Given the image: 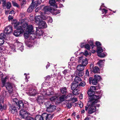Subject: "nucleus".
Returning <instances> with one entry per match:
<instances>
[{"label": "nucleus", "instance_id": "c03bdc74", "mask_svg": "<svg viewBox=\"0 0 120 120\" xmlns=\"http://www.w3.org/2000/svg\"><path fill=\"white\" fill-rule=\"evenodd\" d=\"M86 84L85 82L83 81L81 82L79 84V86H84Z\"/></svg>", "mask_w": 120, "mask_h": 120}, {"label": "nucleus", "instance_id": "37998d69", "mask_svg": "<svg viewBox=\"0 0 120 120\" xmlns=\"http://www.w3.org/2000/svg\"><path fill=\"white\" fill-rule=\"evenodd\" d=\"M41 2V0H38V1L37 3H36V2H34L33 3H34V4L36 6H36L38 4H40Z\"/></svg>", "mask_w": 120, "mask_h": 120}, {"label": "nucleus", "instance_id": "c85d7f7f", "mask_svg": "<svg viewBox=\"0 0 120 120\" xmlns=\"http://www.w3.org/2000/svg\"><path fill=\"white\" fill-rule=\"evenodd\" d=\"M73 95L72 94H69L66 96L65 98L68 99H69V101H71L72 98H73Z\"/></svg>", "mask_w": 120, "mask_h": 120}, {"label": "nucleus", "instance_id": "a878e982", "mask_svg": "<svg viewBox=\"0 0 120 120\" xmlns=\"http://www.w3.org/2000/svg\"><path fill=\"white\" fill-rule=\"evenodd\" d=\"M51 10V8L48 6H45L44 8V11L45 14L47 13V12L49 11L50 12V10Z\"/></svg>", "mask_w": 120, "mask_h": 120}, {"label": "nucleus", "instance_id": "a19ab883", "mask_svg": "<svg viewBox=\"0 0 120 120\" xmlns=\"http://www.w3.org/2000/svg\"><path fill=\"white\" fill-rule=\"evenodd\" d=\"M66 96L65 95H62L59 98L60 100L61 101H62L64 100Z\"/></svg>", "mask_w": 120, "mask_h": 120}, {"label": "nucleus", "instance_id": "4c0bfd02", "mask_svg": "<svg viewBox=\"0 0 120 120\" xmlns=\"http://www.w3.org/2000/svg\"><path fill=\"white\" fill-rule=\"evenodd\" d=\"M107 55V54L105 53H99L98 54V56L101 58H103L105 57Z\"/></svg>", "mask_w": 120, "mask_h": 120}, {"label": "nucleus", "instance_id": "bf43d9fd", "mask_svg": "<svg viewBox=\"0 0 120 120\" xmlns=\"http://www.w3.org/2000/svg\"><path fill=\"white\" fill-rule=\"evenodd\" d=\"M72 103H67V106L68 108H70L71 107Z\"/></svg>", "mask_w": 120, "mask_h": 120}, {"label": "nucleus", "instance_id": "e433bc0d", "mask_svg": "<svg viewBox=\"0 0 120 120\" xmlns=\"http://www.w3.org/2000/svg\"><path fill=\"white\" fill-rule=\"evenodd\" d=\"M50 100L52 102L58 100V98L57 97L55 96L52 97L51 98H50Z\"/></svg>", "mask_w": 120, "mask_h": 120}, {"label": "nucleus", "instance_id": "4be33fe9", "mask_svg": "<svg viewBox=\"0 0 120 120\" xmlns=\"http://www.w3.org/2000/svg\"><path fill=\"white\" fill-rule=\"evenodd\" d=\"M9 109L10 112L13 114L15 112H16L17 111V110L16 107L14 106L10 107Z\"/></svg>", "mask_w": 120, "mask_h": 120}, {"label": "nucleus", "instance_id": "9d476101", "mask_svg": "<svg viewBox=\"0 0 120 120\" xmlns=\"http://www.w3.org/2000/svg\"><path fill=\"white\" fill-rule=\"evenodd\" d=\"M12 31V27L10 26H8L5 29L4 33L6 34H9L11 33Z\"/></svg>", "mask_w": 120, "mask_h": 120}, {"label": "nucleus", "instance_id": "bb28decb", "mask_svg": "<svg viewBox=\"0 0 120 120\" xmlns=\"http://www.w3.org/2000/svg\"><path fill=\"white\" fill-rule=\"evenodd\" d=\"M72 93L74 95H76L79 94V89L72 90Z\"/></svg>", "mask_w": 120, "mask_h": 120}, {"label": "nucleus", "instance_id": "b1692460", "mask_svg": "<svg viewBox=\"0 0 120 120\" xmlns=\"http://www.w3.org/2000/svg\"><path fill=\"white\" fill-rule=\"evenodd\" d=\"M36 33L37 36H40L43 33V32L42 30L40 29H39L40 30H38L39 29L37 28H36Z\"/></svg>", "mask_w": 120, "mask_h": 120}, {"label": "nucleus", "instance_id": "a211bd4d", "mask_svg": "<svg viewBox=\"0 0 120 120\" xmlns=\"http://www.w3.org/2000/svg\"><path fill=\"white\" fill-rule=\"evenodd\" d=\"M78 84L77 83H76L75 82H73L71 85V89L72 90L78 89Z\"/></svg>", "mask_w": 120, "mask_h": 120}, {"label": "nucleus", "instance_id": "ea45409f", "mask_svg": "<svg viewBox=\"0 0 120 120\" xmlns=\"http://www.w3.org/2000/svg\"><path fill=\"white\" fill-rule=\"evenodd\" d=\"M26 4V0H22L21 3V5L22 8H23L24 6Z\"/></svg>", "mask_w": 120, "mask_h": 120}, {"label": "nucleus", "instance_id": "7c9ffc66", "mask_svg": "<svg viewBox=\"0 0 120 120\" xmlns=\"http://www.w3.org/2000/svg\"><path fill=\"white\" fill-rule=\"evenodd\" d=\"M60 90L62 93L64 94L67 92V89L66 87H64L60 89Z\"/></svg>", "mask_w": 120, "mask_h": 120}, {"label": "nucleus", "instance_id": "f03ea898", "mask_svg": "<svg viewBox=\"0 0 120 120\" xmlns=\"http://www.w3.org/2000/svg\"><path fill=\"white\" fill-rule=\"evenodd\" d=\"M53 94V89L51 88H49L47 90L46 92H44L42 94H40L38 95L37 98V100L40 102H42L43 100L47 98L46 97L47 95H51Z\"/></svg>", "mask_w": 120, "mask_h": 120}, {"label": "nucleus", "instance_id": "6e6d98bb", "mask_svg": "<svg viewBox=\"0 0 120 120\" xmlns=\"http://www.w3.org/2000/svg\"><path fill=\"white\" fill-rule=\"evenodd\" d=\"M84 55L86 56L89 55V53L88 51L86 50H85L83 53Z\"/></svg>", "mask_w": 120, "mask_h": 120}, {"label": "nucleus", "instance_id": "864d4df0", "mask_svg": "<svg viewBox=\"0 0 120 120\" xmlns=\"http://www.w3.org/2000/svg\"><path fill=\"white\" fill-rule=\"evenodd\" d=\"M96 44L97 46V47H101V44L99 42L96 41Z\"/></svg>", "mask_w": 120, "mask_h": 120}, {"label": "nucleus", "instance_id": "774afa93", "mask_svg": "<svg viewBox=\"0 0 120 120\" xmlns=\"http://www.w3.org/2000/svg\"><path fill=\"white\" fill-rule=\"evenodd\" d=\"M13 16L11 15H9L8 17V20L9 21L13 19Z\"/></svg>", "mask_w": 120, "mask_h": 120}, {"label": "nucleus", "instance_id": "5701e85b", "mask_svg": "<svg viewBox=\"0 0 120 120\" xmlns=\"http://www.w3.org/2000/svg\"><path fill=\"white\" fill-rule=\"evenodd\" d=\"M77 69L79 71H82L84 69V67L82 64L78 65L77 67Z\"/></svg>", "mask_w": 120, "mask_h": 120}, {"label": "nucleus", "instance_id": "72a5a7b5", "mask_svg": "<svg viewBox=\"0 0 120 120\" xmlns=\"http://www.w3.org/2000/svg\"><path fill=\"white\" fill-rule=\"evenodd\" d=\"M41 116L43 120H46L48 118V114L44 113Z\"/></svg>", "mask_w": 120, "mask_h": 120}, {"label": "nucleus", "instance_id": "09e8293b", "mask_svg": "<svg viewBox=\"0 0 120 120\" xmlns=\"http://www.w3.org/2000/svg\"><path fill=\"white\" fill-rule=\"evenodd\" d=\"M85 47L88 50H90V46L88 44H86L85 45Z\"/></svg>", "mask_w": 120, "mask_h": 120}, {"label": "nucleus", "instance_id": "412c9836", "mask_svg": "<svg viewBox=\"0 0 120 120\" xmlns=\"http://www.w3.org/2000/svg\"><path fill=\"white\" fill-rule=\"evenodd\" d=\"M50 11V12H51L52 14L54 15H56L60 13V11H59L55 9H51V10Z\"/></svg>", "mask_w": 120, "mask_h": 120}, {"label": "nucleus", "instance_id": "20e7f679", "mask_svg": "<svg viewBox=\"0 0 120 120\" xmlns=\"http://www.w3.org/2000/svg\"><path fill=\"white\" fill-rule=\"evenodd\" d=\"M78 62L79 63H81L84 67L86 66L88 63L87 59L83 56L79 57Z\"/></svg>", "mask_w": 120, "mask_h": 120}, {"label": "nucleus", "instance_id": "1a4fd4ad", "mask_svg": "<svg viewBox=\"0 0 120 120\" xmlns=\"http://www.w3.org/2000/svg\"><path fill=\"white\" fill-rule=\"evenodd\" d=\"M23 32V30L22 29L16 30L13 33V34L16 37H19L20 36L21 34Z\"/></svg>", "mask_w": 120, "mask_h": 120}, {"label": "nucleus", "instance_id": "4d7b16f0", "mask_svg": "<svg viewBox=\"0 0 120 120\" xmlns=\"http://www.w3.org/2000/svg\"><path fill=\"white\" fill-rule=\"evenodd\" d=\"M4 101L3 97L0 96V103H3Z\"/></svg>", "mask_w": 120, "mask_h": 120}, {"label": "nucleus", "instance_id": "f8f14e48", "mask_svg": "<svg viewBox=\"0 0 120 120\" xmlns=\"http://www.w3.org/2000/svg\"><path fill=\"white\" fill-rule=\"evenodd\" d=\"M26 120H43V119L41 116L37 115L35 117V119L32 117H27V119Z\"/></svg>", "mask_w": 120, "mask_h": 120}, {"label": "nucleus", "instance_id": "f704fd0d", "mask_svg": "<svg viewBox=\"0 0 120 120\" xmlns=\"http://www.w3.org/2000/svg\"><path fill=\"white\" fill-rule=\"evenodd\" d=\"M3 7H5L6 6L7 8L8 9H10L11 7V4L9 2H8L7 3H6V5L4 6Z\"/></svg>", "mask_w": 120, "mask_h": 120}, {"label": "nucleus", "instance_id": "5fc2aeb1", "mask_svg": "<svg viewBox=\"0 0 120 120\" xmlns=\"http://www.w3.org/2000/svg\"><path fill=\"white\" fill-rule=\"evenodd\" d=\"M12 3L13 6H16L17 7H19V5L17 3L13 1L12 2Z\"/></svg>", "mask_w": 120, "mask_h": 120}, {"label": "nucleus", "instance_id": "680f3d73", "mask_svg": "<svg viewBox=\"0 0 120 120\" xmlns=\"http://www.w3.org/2000/svg\"><path fill=\"white\" fill-rule=\"evenodd\" d=\"M75 63L74 62H71L69 63V65L71 66H74L75 65Z\"/></svg>", "mask_w": 120, "mask_h": 120}, {"label": "nucleus", "instance_id": "603ef678", "mask_svg": "<svg viewBox=\"0 0 120 120\" xmlns=\"http://www.w3.org/2000/svg\"><path fill=\"white\" fill-rule=\"evenodd\" d=\"M69 72L70 71L68 70H65L63 71V74L65 75L67 73Z\"/></svg>", "mask_w": 120, "mask_h": 120}, {"label": "nucleus", "instance_id": "f257e3e1", "mask_svg": "<svg viewBox=\"0 0 120 120\" xmlns=\"http://www.w3.org/2000/svg\"><path fill=\"white\" fill-rule=\"evenodd\" d=\"M97 86H91L87 94L89 96L90 100L88 101L87 105L85 106L86 111L89 114H92L95 112L96 107H99V104H97L99 101V100L101 97L102 94L99 93H94V90H95Z\"/></svg>", "mask_w": 120, "mask_h": 120}, {"label": "nucleus", "instance_id": "4468645a", "mask_svg": "<svg viewBox=\"0 0 120 120\" xmlns=\"http://www.w3.org/2000/svg\"><path fill=\"white\" fill-rule=\"evenodd\" d=\"M47 106L48 107L47 108L46 110L49 112L54 111L56 108V106L53 105H50L49 106Z\"/></svg>", "mask_w": 120, "mask_h": 120}, {"label": "nucleus", "instance_id": "7ed1b4c3", "mask_svg": "<svg viewBox=\"0 0 120 120\" xmlns=\"http://www.w3.org/2000/svg\"><path fill=\"white\" fill-rule=\"evenodd\" d=\"M22 29L24 30H25L29 33L33 32V28L32 26L31 25H28L26 23H24L22 25Z\"/></svg>", "mask_w": 120, "mask_h": 120}, {"label": "nucleus", "instance_id": "f3484780", "mask_svg": "<svg viewBox=\"0 0 120 120\" xmlns=\"http://www.w3.org/2000/svg\"><path fill=\"white\" fill-rule=\"evenodd\" d=\"M37 92L35 89L30 90L29 92L27 93L28 95L30 96H34L37 94Z\"/></svg>", "mask_w": 120, "mask_h": 120}, {"label": "nucleus", "instance_id": "cd10ccee", "mask_svg": "<svg viewBox=\"0 0 120 120\" xmlns=\"http://www.w3.org/2000/svg\"><path fill=\"white\" fill-rule=\"evenodd\" d=\"M104 60H101L97 63L98 65L100 67H102L104 64Z\"/></svg>", "mask_w": 120, "mask_h": 120}, {"label": "nucleus", "instance_id": "aec40b11", "mask_svg": "<svg viewBox=\"0 0 120 120\" xmlns=\"http://www.w3.org/2000/svg\"><path fill=\"white\" fill-rule=\"evenodd\" d=\"M56 2L55 0H49V3L51 5L57 8V5L56 4Z\"/></svg>", "mask_w": 120, "mask_h": 120}, {"label": "nucleus", "instance_id": "338daca9", "mask_svg": "<svg viewBox=\"0 0 120 120\" xmlns=\"http://www.w3.org/2000/svg\"><path fill=\"white\" fill-rule=\"evenodd\" d=\"M4 48L3 46H0V51L2 52L4 50Z\"/></svg>", "mask_w": 120, "mask_h": 120}, {"label": "nucleus", "instance_id": "393cba45", "mask_svg": "<svg viewBox=\"0 0 120 120\" xmlns=\"http://www.w3.org/2000/svg\"><path fill=\"white\" fill-rule=\"evenodd\" d=\"M17 105L19 107V109L23 108L24 106L23 103L21 101H19Z\"/></svg>", "mask_w": 120, "mask_h": 120}, {"label": "nucleus", "instance_id": "49530a36", "mask_svg": "<svg viewBox=\"0 0 120 120\" xmlns=\"http://www.w3.org/2000/svg\"><path fill=\"white\" fill-rule=\"evenodd\" d=\"M4 42V41L3 38H0V46L2 45Z\"/></svg>", "mask_w": 120, "mask_h": 120}, {"label": "nucleus", "instance_id": "58836bf2", "mask_svg": "<svg viewBox=\"0 0 120 120\" xmlns=\"http://www.w3.org/2000/svg\"><path fill=\"white\" fill-rule=\"evenodd\" d=\"M103 51V50L102 47H97V52L98 54L102 52Z\"/></svg>", "mask_w": 120, "mask_h": 120}, {"label": "nucleus", "instance_id": "13d9d810", "mask_svg": "<svg viewBox=\"0 0 120 120\" xmlns=\"http://www.w3.org/2000/svg\"><path fill=\"white\" fill-rule=\"evenodd\" d=\"M20 45H21V46L19 48V49L21 51H22L23 50V47L22 46V44L21 43H20Z\"/></svg>", "mask_w": 120, "mask_h": 120}, {"label": "nucleus", "instance_id": "0e129e2a", "mask_svg": "<svg viewBox=\"0 0 120 120\" xmlns=\"http://www.w3.org/2000/svg\"><path fill=\"white\" fill-rule=\"evenodd\" d=\"M107 11V10L104 9H103L102 10V12L103 13H105V14H106Z\"/></svg>", "mask_w": 120, "mask_h": 120}, {"label": "nucleus", "instance_id": "423d86ee", "mask_svg": "<svg viewBox=\"0 0 120 120\" xmlns=\"http://www.w3.org/2000/svg\"><path fill=\"white\" fill-rule=\"evenodd\" d=\"M41 16H36L35 18V19L36 22L38 24L41 19H45L46 18L44 14L42 12H41Z\"/></svg>", "mask_w": 120, "mask_h": 120}, {"label": "nucleus", "instance_id": "39448f33", "mask_svg": "<svg viewBox=\"0 0 120 120\" xmlns=\"http://www.w3.org/2000/svg\"><path fill=\"white\" fill-rule=\"evenodd\" d=\"M5 86L9 93H12L13 89L15 87V86L14 84L9 83L6 84Z\"/></svg>", "mask_w": 120, "mask_h": 120}, {"label": "nucleus", "instance_id": "3c124183", "mask_svg": "<svg viewBox=\"0 0 120 120\" xmlns=\"http://www.w3.org/2000/svg\"><path fill=\"white\" fill-rule=\"evenodd\" d=\"M71 101H72L73 102H74L77 101V98H74L73 96V98H72Z\"/></svg>", "mask_w": 120, "mask_h": 120}, {"label": "nucleus", "instance_id": "ddd939ff", "mask_svg": "<svg viewBox=\"0 0 120 120\" xmlns=\"http://www.w3.org/2000/svg\"><path fill=\"white\" fill-rule=\"evenodd\" d=\"M21 26V24H20V22H17L14 24V27L17 29V30H20L22 29V27Z\"/></svg>", "mask_w": 120, "mask_h": 120}, {"label": "nucleus", "instance_id": "052dcab7", "mask_svg": "<svg viewBox=\"0 0 120 120\" xmlns=\"http://www.w3.org/2000/svg\"><path fill=\"white\" fill-rule=\"evenodd\" d=\"M89 44L91 46H92V49L93 48V47L94 46L93 42L92 41H90V42H89Z\"/></svg>", "mask_w": 120, "mask_h": 120}, {"label": "nucleus", "instance_id": "79ce46f5", "mask_svg": "<svg viewBox=\"0 0 120 120\" xmlns=\"http://www.w3.org/2000/svg\"><path fill=\"white\" fill-rule=\"evenodd\" d=\"M78 74V76H82L84 75V72L83 71H79Z\"/></svg>", "mask_w": 120, "mask_h": 120}, {"label": "nucleus", "instance_id": "dca6fc26", "mask_svg": "<svg viewBox=\"0 0 120 120\" xmlns=\"http://www.w3.org/2000/svg\"><path fill=\"white\" fill-rule=\"evenodd\" d=\"M30 39H34L37 36L36 33L35 31H33V32H31L29 34Z\"/></svg>", "mask_w": 120, "mask_h": 120}, {"label": "nucleus", "instance_id": "6e6552de", "mask_svg": "<svg viewBox=\"0 0 120 120\" xmlns=\"http://www.w3.org/2000/svg\"><path fill=\"white\" fill-rule=\"evenodd\" d=\"M20 115L22 118L26 119L28 116V113L26 111L22 110L20 111Z\"/></svg>", "mask_w": 120, "mask_h": 120}, {"label": "nucleus", "instance_id": "e2e57ef3", "mask_svg": "<svg viewBox=\"0 0 120 120\" xmlns=\"http://www.w3.org/2000/svg\"><path fill=\"white\" fill-rule=\"evenodd\" d=\"M13 101L14 102H15L16 103V105H17L18 103L17 102L18 101V99L16 98H15L13 99Z\"/></svg>", "mask_w": 120, "mask_h": 120}, {"label": "nucleus", "instance_id": "9b49d317", "mask_svg": "<svg viewBox=\"0 0 120 120\" xmlns=\"http://www.w3.org/2000/svg\"><path fill=\"white\" fill-rule=\"evenodd\" d=\"M34 1V0H32V4L29 7L27 10V11L29 13L31 12L32 11L33 9L36 7L35 5L34 4V3H33Z\"/></svg>", "mask_w": 120, "mask_h": 120}, {"label": "nucleus", "instance_id": "2eb2a0df", "mask_svg": "<svg viewBox=\"0 0 120 120\" xmlns=\"http://www.w3.org/2000/svg\"><path fill=\"white\" fill-rule=\"evenodd\" d=\"M39 26L41 28H46L47 27V25L45 22L43 21H41L38 23Z\"/></svg>", "mask_w": 120, "mask_h": 120}, {"label": "nucleus", "instance_id": "c756f323", "mask_svg": "<svg viewBox=\"0 0 120 120\" xmlns=\"http://www.w3.org/2000/svg\"><path fill=\"white\" fill-rule=\"evenodd\" d=\"M82 81V80L80 78L77 76H76L74 79V81L73 82H75L76 83H78L80 81Z\"/></svg>", "mask_w": 120, "mask_h": 120}, {"label": "nucleus", "instance_id": "c9c22d12", "mask_svg": "<svg viewBox=\"0 0 120 120\" xmlns=\"http://www.w3.org/2000/svg\"><path fill=\"white\" fill-rule=\"evenodd\" d=\"M94 79H96L97 82L101 80V79L100 76L99 75H94Z\"/></svg>", "mask_w": 120, "mask_h": 120}, {"label": "nucleus", "instance_id": "0eeeda50", "mask_svg": "<svg viewBox=\"0 0 120 120\" xmlns=\"http://www.w3.org/2000/svg\"><path fill=\"white\" fill-rule=\"evenodd\" d=\"M4 75H3L2 72L0 71V78L1 79L2 82V87L4 86L6 81V79L8 78L7 76L5 77L4 78Z\"/></svg>", "mask_w": 120, "mask_h": 120}, {"label": "nucleus", "instance_id": "de8ad7c7", "mask_svg": "<svg viewBox=\"0 0 120 120\" xmlns=\"http://www.w3.org/2000/svg\"><path fill=\"white\" fill-rule=\"evenodd\" d=\"M6 36L3 33H1L0 35V38H3V39H5V38Z\"/></svg>", "mask_w": 120, "mask_h": 120}, {"label": "nucleus", "instance_id": "a18cd8bd", "mask_svg": "<svg viewBox=\"0 0 120 120\" xmlns=\"http://www.w3.org/2000/svg\"><path fill=\"white\" fill-rule=\"evenodd\" d=\"M89 72L88 71V70H86V71L85 74V76H84L85 79L86 77H89Z\"/></svg>", "mask_w": 120, "mask_h": 120}, {"label": "nucleus", "instance_id": "2f4dec72", "mask_svg": "<svg viewBox=\"0 0 120 120\" xmlns=\"http://www.w3.org/2000/svg\"><path fill=\"white\" fill-rule=\"evenodd\" d=\"M25 32L24 34L25 38L26 39L29 38L30 39V36H29L30 33L26 31Z\"/></svg>", "mask_w": 120, "mask_h": 120}, {"label": "nucleus", "instance_id": "69168bd1", "mask_svg": "<svg viewBox=\"0 0 120 120\" xmlns=\"http://www.w3.org/2000/svg\"><path fill=\"white\" fill-rule=\"evenodd\" d=\"M51 115L50 114H48V118L47 119L49 120L52 119Z\"/></svg>", "mask_w": 120, "mask_h": 120}, {"label": "nucleus", "instance_id": "473e14b6", "mask_svg": "<svg viewBox=\"0 0 120 120\" xmlns=\"http://www.w3.org/2000/svg\"><path fill=\"white\" fill-rule=\"evenodd\" d=\"M99 69L97 66H95L93 69V71L94 73H97L99 71Z\"/></svg>", "mask_w": 120, "mask_h": 120}, {"label": "nucleus", "instance_id": "6ab92c4d", "mask_svg": "<svg viewBox=\"0 0 120 120\" xmlns=\"http://www.w3.org/2000/svg\"><path fill=\"white\" fill-rule=\"evenodd\" d=\"M89 82L90 83H91L92 82V84L94 85H96L98 83V82L94 78L93 79L91 77L89 78Z\"/></svg>", "mask_w": 120, "mask_h": 120}, {"label": "nucleus", "instance_id": "8fccbe9b", "mask_svg": "<svg viewBox=\"0 0 120 120\" xmlns=\"http://www.w3.org/2000/svg\"><path fill=\"white\" fill-rule=\"evenodd\" d=\"M45 105L47 108L48 107L47 106H49L51 105L50 102L49 101H48L45 103Z\"/></svg>", "mask_w": 120, "mask_h": 120}]
</instances>
